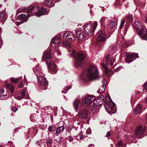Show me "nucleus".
<instances>
[{"label": "nucleus", "instance_id": "f257e3e1", "mask_svg": "<svg viewBox=\"0 0 147 147\" xmlns=\"http://www.w3.org/2000/svg\"><path fill=\"white\" fill-rule=\"evenodd\" d=\"M49 11L48 9L44 8L42 7L38 8L37 6H34L28 9L27 15L24 14H20L17 17V20L19 21L18 22V23L21 24L27 21L31 13L37 17H40L42 15L47 13Z\"/></svg>", "mask_w": 147, "mask_h": 147}, {"label": "nucleus", "instance_id": "f03ea898", "mask_svg": "<svg viewBox=\"0 0 147 147\" xmlns=\"http://www.w3.org/2000/svg\"><path fill=\"white\" fill-rule=\"evenodd\" d=\"M134 26L140 38L147 40V31L142 23L140 21H136L134 23Z\"/></svg>", "mask_w": 147, "mask_h": 147}, {"label": "nucleus", "instance_id": "7ed1b4c3", "mask_svg": "<svg viewBox=\"0 0 147 147\" xmlns=\"http://www.w3.org/2000/svg\"><path fill=\"white\" fill-rule=\"evenodd\" d=\"M105 106L106 110L109 114L115 113L116 111L115 105L111 99L109 94L106 95Z\"/></svg>", "mask_w": 147, "mask_h": 147}, {"label": "nucleus", "instance_id": "20e7f679", "mask_svg": "<svg viewBox=\"0 0 147 147\" xmlns=\"http://www.w3.org/2000/svg\"><path fill=\"white\" fill-rule=\"evenodd\" d=\"M86 77L89 80H95L99 78L98 69L94 66L89 67L87 71Z\"/></svg>", "mask_w": 147, "mask_h": 147}, {"label": "nucleus", "instance_id": "39448f33", "mask_svg": "<svg viewBox=\"0 0 147 147\" xmlns=\"http://www.w3.org/2000/svg\"><path fill=\"white\" fill-rule=\"evenodd\" d=\"M71 54L72 56L75 59L76 62L74 65L81 66L83 61L85 57V55L82 53L76 52L75 50H72Z\"/></svg>", "mask_w": 147, "mask_h": 147}, {"label": "nucleus", "instance_id": "423d86ee", "mask_svg": "<svg viewBox=\"0 0 147 147\" xmlns=\"http://www.w3.org/2000/svg\"><path fill=\"white\" fill-rule=\"evenodd\" d=\"M98 25L96 21L94 22L93 24L90 23L85 25L84 30L86 34L88 36H90L92 33L95 30Z\"/></svg>", "mask_w": 147, "mask_h": 147}, {"label": "nucleus", "instance_id": "0eeeda50", "mask_svg": "<svg viewBox=\"0 0 147 147\" xmlns=\"http://www.w3.org/2000/svg\"><path fill=\"white\" fill-rule=\"evenodd\" d=\"M60 37L59 35L55 36L52 38L51 42V46L55 49V53H56L58 55H61L60 51L58 49Z\"/></svg>", "mask_w": 147, "mask_h": 147}, {"label": "nucleus", "instance_id": "6e6552de", "mask_svg": "<svg viewBox=\"0 0 147 147\" xmlns=\"http://www.w3.org/2000/svg\"><path fill=\"white\" fill-rule=\"evenodd\" d=\"M95 99V97L94 96H87L82 100L84 106H88L93 103Z\"/></svg>", "mask_w": 147, "mask_h": 147}, {"label": "nucleus", "instance_id": "1a4fd4ad", "mask_svg": "<svg viewBox=\"0 0 147 147\" xmlns=\"http://www.w3.org/2000/svg\"><path fill=\"white\" fill-rule=\"evenodd\" d=\"M145 131V128L144 126L138 127L135 131V135L136 137L138 138L142 137V136Z\"/></svg>", "mask_w": 147, "mask_h": 147}, {"label": "nucleus", "instance_id": "9d476101", "mask_svg": "<svg viewBox=\"0 0 147 147\" xmlns=\"http://www.w3.org/2000/svg\"><path fill=\"white\" fill-rule=\"evenodd\" d=\"M126 58L125 59V61L127 63H131L133 60L134 59H136L138 58L139 56L138 54L131 53H125Z\"/></svg>", "mask_w": 147, "mask_h": 147}, {"label": "nucleus", "instance_id": "9b49d317", "mask_svg": "<svg viewBox=\"0 0 147 147\" xmlns=\"http://www.w3.org/2000/svg\"><path fill=\"white\" fill-rule=\"evenodd\" d=\"M38 80L40 86H43V90H45L47 88V86L48 84V82L47 81L46 78L42 76H39L37 78Z\"/></svg>", "mask_w": 147, "mask_h": 147}, {"label": "nucleus", "instance_id": "f8f14e48", "mask_svg": "<svg viewBox=\"0 0 147 147\" xmlns=\"http://www.w3.org/2000/svg\"><path fill=\"white\" fill-rule=\"evenodd\" d=\"M97 34L98 35L97 37V40L101 42H104L106 41V35L104 31H99Z\"/></svg>", "mask_w": 147, "mask_h": 147}, {"label": "nucleus", "instance_id": "ddd939ff", "mask_svg": "<svg viewBox=\"0 0 147 147\" xmlns=\"http://www.w3.org/2000/svg\"><path fill=\"white\" fill-rule=\"evenodd\" d=\"M63 37L64 38L71 40H75L74 34L70 32L67 31L65 32L63 34Z\"/></svg>", "mask_w": 147, "mask_h": 147}, {"label": "nucleus", "instance_id": "4468645a", "mask_svg": "<svg viewBox=\"0 0 147 147\" xmlns=\"http://www.w3.org/2000/svg\"><path fill=\"white\" fill-rule=\"evenodd\" d=\"M73 105L75 110L77 112L82 106L81 100L78 99H75L73 102Z\"/></svg>", "mask_w": 147, "mask_h": 147}, {"label": "nucleus", "instance_id": "2eb2a0df", "mask_svg": "<svg viewBox=\"0 0 147 147\" xmlns=\"http://www.w3.org/2000/svg\"><path fill=\"white\" fill-rule=\"evenodd\" d=\"M49 68L52 74H55L57 71L58 68L53 62L50 61Z\"/></svg>", "mask_w": 147, "mask_h": 147}, {"label": "nucleus", "instance_id": "dca6fc26", "mask_svg": "<svg viewBox=\"0 0 147 147\" xmlns=\"http://www.w3.org/2000/svg\"><path fill=\"white\" fill-rule=\"evenodd\" d=\"M104 96L101 95L94 100L93 103L94 105H96V106H100L103 102Z\"/></svg>", "mask_w": 147, "mask_h": 147}, {"label": "nucleus", "instance_id": "f3484780", "mask_svg": "<svg viewBox=\"0 0 147 147\" xmlns=\"http://www.w3.org/2000/svg\"><path fill=\"white\" fill-rule=\"evenodd\" d=\"M88 112L86 109H84L81 110L79 114V116L80 117L85 119L88 116Z\"/></svg>", "mask_w": 147, "mask_h": 147}, {"label": "nucleus", "instance_id": "a211bd4d", "mask_svg": "<svg viewBox=\"0 0 147 147\" xmlns=\"http://www.w3.org/2000/svg\"><path fill=\"white\" fill-rule=\"evenodd\" d=\"M34 71L37 78L39 77V76H41L42 75L38 65H37L34 69Z\"/></svg>", "mask_w": 147, "mask_h": 147}, {"label": "nucleus", "instance_id": "6ab92c4d", "mask_svg": "<svg viewBox=\"0 0 147 147\" xmlns=\"http://www.w3.org/2000/svg\"><path fill=\"white\" fill-rule=\"evenodd\" d=\"M50 50L49 49L45 51L43 53L42 59L44 60L51 59L52 57L50 53Z\"/></svg>", "mask_w": 147, "mask_h": 147}, {"label": "nucleus", "instance_id": "aec40b11", "mask_svg": "<svg viewBox=\"0 0 147 147\" xmlns=\"http://www.w3.org/2000/svg\"><path fill=\"white\" fill-rule=\"evenodd\" d=\"M77 37L79 39L83 40L84 37L83 32L80 29L77 30L76 32Z\"/></svg>", "mask_w": 147, "mask_h": 147}, {"label": "nucleus", "instance_id": "412c9836", "mask_svg": "<svg viewBox=\"0 0 147 147\" xmlns=\"http://www.w3.org/2000/svg\"><path fill=\"white\" fill-rule=\"evenodd\" d=\"M102 85L100 86L98 90V92L100 93L103 92L105 90L106 84H107V82L106 80L105 79L102 80Z\"/></svg>", "mask_w": 147, "mask_h": 147}, {"label": "nucleus", "instance_id": "4be33fe9", "mask_svg": "<svg viewBox=\"0 0 147 147\" xmlns=\"http://www.w3.org/2000/svg\"><path fill=\"white\" fill-rule=\"evenodd\" d=\"M25 90H22L19 93L16 95L15 96V98L18 100H21L25 96Z\"/></svg>", "mask_w": 147, "mask_h": 147}, {"label": "nucleus", "instance_id": "5701e85b", "mask_svg": "<svg viewBox=\"0 0 147 147\" xmlns=\"http://www.w3.org/2000/svg\"><path fill=\"white\" fill-rule=\"evenodd\" d=\"M100 106H96L94 104L90 107V110L92 112L95 113L99 111V108Z\"/></svg>", "mask_w": 147, "mask_h": 147}, {"label": "nucleus", "instance_id": "b1692460", "mask_svg": "<svg viewBox=\"0 0 147 147\" xmlns=\"http://www.w3.org/2000/svg\"><path fill=\"white\" fill-rule=\"evenodd\" d=\"M112 61V57L110 55H108L106 57V64L107 66H111L113 63Z\"/></svg>", "mask_w": 147, "mask_h": 147}, {"label": "nucleus", "instance_id": "393cba45", "mask_svg": "<svg viewBox=\"0 0 147 147\" xmlns=\"http://www.w3.org/2000/svg\"><path fill=\"white\" fill-rule=\"evenodd\" d=\"M44 3L46 6L50 7L54 6V3L52 0H45Z\"/></svg>", "mask_w": 147, "mask_h": 147}, {"label": "nucleus", "instance_id": "a878e982", "mask_svg": "<svg viewBox=\"0 0 147 147\" xmlns=\"http://www.w3.org/2000/svg\"><path fill=\"white\" fill-rule=\"evenodd\" d=\"M142 109L141 105L140 104H138L135 107L133 113L137 114L139 113Z\"/></svg>", "mask_w": 147, "mask_h": 147}, {"label": "nucleus", "instance_id": "bb28decb", "mask_svg": "<svg viewBox=\"0 0 147 147\" xmlns=\"http://www.w3.org/2000/svg\"><path fill=\"white\" fill-rule=\"evenodd\" d=\"M64 129V128L63 126L59 127L57 129L56 134H59L61 132H63Z\"/></svg>", "mask_w": 147, "mask_h": 147}, {"label": "nucleus", "instance_id": "cd10ccee", "mask_svg": "<svg viewBox=\"0 0 147 147\" xmlns=\"http://www.w3.org/2000/svg\"><path fill=\"white\" fill-rule=\"evenodd\" d=\"M6 13L4 11L0 12V21H1L6 16Z\"/></svg>", "mask_w": 147, "mask_h": 147}, {"label": "nucleus", "instance_id": "c85d7f7f", "mask_svg": "<svg viewBox=\"0 0 147 147\" xmlns=\"http://www.w3.org/2000/svg\"><path fill=\"white\" fill-rule=\"evenodd\" d=\"M22 78V77L21 76L17 79H15L13 78H11V80L12 82H14L15 83H16L18 82L19 80H20Z\"/></svg>", "mask_w": 147, "mask_h": 147}, {"label": "nucleus", "instance_id": "c756f323", "mask_svg": "<svg viewBox=\"0 0 147 147\" xmlns=\"http://www.w3.org/2000/svg\"><path fill=\"white\" fill-rule=\"evenodd\" d=\"M7 87L10 90L11 93H13L14 92V89L13 86L11 85L8 84L7 85Z\"/></svg>", "mask_w": 147, "mask_h": 147}, {"label": "nucleus", "instance_id": "7c9ffc66", "mask_svg": "<svg viewBox=\"0 0 147 147\" xmlns=\"http://www.w3.org/2000/svg\"><path fill=\"white\" fill-rule=\"evenodd\" d=\"M62 44L64 46H67L68 47H70L71 46V43L67 41H64L63 42Z\"/></svg>", "mask_w": 147, "mask_h": 147}, {"label": "nucleus", "instance_id": "2f4dec72", "mask_svg": "<svg viewBox=\"0 0 147 147\" xmlns=\"http://www.w3.org/2000/svg\"><path fill=\"white\" fill-rule=\"evenodd\" d=\"M109 25L110 27L113 28L115 27V23L113 21H111L109 23Z\"/></svg>", "mask_w": 147, "mask_h": 147}, {"label": "nucleus", "instance_id": "473e14b6", "mask_svg": "<svg viewBox=\"0 0 147 147\" xmlns=\"http://www.w3.org/2000/svg\"><path fill=\"white\" fill-rule=\"evenodd\" d=\"M9 96V93H7L6 94L2 95L1 98L3 99L7 98Z\"/></svg>", "mask_w": 147, "mask_h": 147}, {"label": "nucleus", "instance_id": "72a5a7b5", "mask_svg": "<svg viewBox=\"0 0 147 147\" xmlns=\"http://www.w3.org/2000/svg\"><path fill=\"white\" fill-rule=\"evenodd\" d=\"M116 47V46H114L112 45L110 46V49L112 51H113L112 52H114V51L115 50Z\"/></svg>", "mask_w": 147, "mask_h": 147}, {"label": "nucleus", "instance_id": "f704fd0d", "mask_svg": "<svg viewBox=\"0 0 147 147\" xmlns=\"http://www.w3.org/2000/svg\"><path fill=\"white\" fill-rule=\"evenodd\" d=\"M4 92V90L3 88H0V98H1V96Z\"/></svg>", "mask_w": 147, "mask_h": 147}, {"label": "nucleus", "instance_id": "c9c22d12", "mask_svg": "<svg viewBox=\"0 0 147 147\" xmlns=\"http://www.w3.org/2000/svg\"><path fill=\"white\" fill-rule=\"evenodd\" d=\"M124 23V21L123 20H122L121 21V23L120 26V29H121L123 27Z\"/></svg>", "mask_w": 147, "mask_h": 147}, {"label": "nucleus", "instance_id": "e433bc0d", "mask_svg": "<svg viewBox=\"0 0 147 147\" xmlns=\"http://www.w3.org/2000/svg\"><path fill=\"white\" fill-rule=\"evenodd\" d=\"M106 18L105 17L102 18L100 20V22L101 24L103 23L105 21Z\"/></svg>", "mask_w": 147, "mask_h": 147}, {"label": "nucleus", "instance_id": "4c0bfd02", "mask_svg": "<svg viewBox=\"0 0 147 147\" xmlns=\"http://www.w3.org/2000/svg\"><path fill=\"white\" fill-rule=\"evenodd\" d=\"M52 141L51 140L49 139L47 140L46 144L47 145H50L52 143Z\"/></svg>", "mask_w": 147, "mask_h": 147}, {"label": "nucleus", "instance_id": "58836bf2", "mask_svg": "<svg viewBox=\"0 0 147 147\" xmlns=\"http://www.w3.org/2000/svg\"><path fill=\"white\" fill-rule=\"evenodd\" d=\"M18 109V108L16 107H12L11 109V110L12 111H13L15 112H16Z\"/></svg>", "mask_w": 147, "mask_h": 147}, {"label": "nucleus", "instance_id": "ea45409f", "mask_svg": "<svg viewBox=\"0 0 147 147\" xmlns=\"http://www.w3.org/2000/svg\"><path fill=\"white\" fill-rule=\"evenodd\" d=\"M91 130L90 129H88L86 131V133L88 134H90L91 133Z\"/></svg>", "mask_w": 147, "mask_h": 147}, {"label": "nucleus", "instance_id": "a19ab883", "mask_svg": "<svg viewBox=\"0 0 147 147\" xmlns=\"http://www.w3.org/2000/svg\"><path fill=\"white\" fill-rule=\"evenodd\" d=\"M48 131L50 132H52L53 131V128L51 126H49L48 128Z\"/></svg>", "mask_w": 147, "mask_h": 147}, {"label": "nucleus", "instance_id": "79ce46f5", "mask_svg": "<svg viewBox=\"0 0 147 147\" xmlns=\"http://www.w3.org/2000/svg\"><path fill=\"white\" fill-rule=\"evenodd\" d=\"M68 140L69 141L72 142L73 140V138L72 136H69Z\"/></svg>", "mask_w": 147, "mask_h": 147}, {"label": "nucleus", "instance_id": "37998d69", "mask_svg": "<svg viewBox=\"0 0 147 147\" xmlns=\"http://www.w3.org/2000/svg\"><path fill=\"white\" fill-rule=\"evenodd\" d=\"M34 116L35 117V115H31L30 116V120H32V121H33V119L34 118L33 117Z\"/></svg>", "mask_w": 147, "mask_h": 147}, {"label": "nucleus", "instance_id": "c03bdc74", "mask_svg": "<svg viewBox=\"0 0 147 147\" xmlns=\"http://www.w3.org/2000/svg\"><path fill=\"white\" fill-rule=\"evenodd\" d=\"M144 88L146 90H147V83H146L144 86Z\"/></svg>", "mask_w": 147, "mask_h": 147}, {"label": "nucleus", "instance_id": "a18cd8bd", "mask_svg": "<svg viewBox=\"0 0 147 147\" xmlns=\"http://www.w3.org/2000/svg\"><path fill=\"white\" fill-rule=\"evenodd\" d=\"M23 85V83L22 82H21L19 84L18 86H19V87L21 88L22 87Z\"/></svg>", "mask_w": 147, "mask_h": 147}, {"label": "nucleus", "instance_id": "49530a36", "mask_svg": "<svg viewBox=\"0 0 147 147\" xmlns=\"http://www.w3.org/2000/svg\"><path fill=\"white\" fill-rule=\"evenodd\" d=\"M79 137H80V140H82L84 138V137L82 135H79Z\"/></svg>", "mask_w": 147, "mask_h": 147}, {"label": "nucleus", "instance_id": "de8ad7c7", "mask_svg": "<svg viewBox=\"0 0 147 147\" xmlns=\"http://www.w3.org/2000/svg\"><path fill=\"white\" fill-rule=\"evenodd\" d=\"M111 135L110 133L109 132H108L106 136L108 137L110 136Z\"/></svg>", "mask_w": 147, "mask_h": 147}, {"label": "nucleus", "instance_id": "09e8293b", "mask_svg": "<svg viewBox=\"0 0 147 147\" xmlns=\"http://www.w3.org/2000/svg\"><path fill=\"white\" fill-rule=\"evenodd\" d=\"M117 145L119 146H121L122 145V143L121 142H118V144H117Z\"/></svg>", "mask_w": 147, "mask_h": 147}, {"label": "nucleus", "instance_id": "8fccbe9b", "mask_svg": "<svg viewBox=\"0 0 147 147\" xmlns=\"http://www.w3.org/2000/svg\"><path fill=\"white\" fill-rule=\"evenodd\" d=\"M122 67L121 66H120L116 70H115V71H117V70H119L120 69H121V68Z\"/></svg>", "mask_w": 147, "mask_h": 147}, {"label": "nucleus", "instance_id": "3c124183", "mask_svg": "<svg viewBox=\"0 0 147 147\" xmlns=\"http://www.w3.org/2000/svg\"><path fill=\"white\" fill-rule=\"evenodd\" d=\"M101 65L104 68H106V66L104 63H102L101 64Z\"/></svg>", "mask_w": 147, "mask_h": 147}, {"label": "nucleus", "instance_id": "603ef678", "mask_svg": "<svg viewBox=\"0 0 147 147\" xmlns=\"http://www.w3.org/2000/svg\"><path fill=\"white\" fill-rule=\"evenodd\" d=\"M145 21L147 24V15L146 16V17Z\"/></svg>", "mask_w": 147, "mask_h": 147}, {"label": "nucleus", "instance_id": "864d4df0", "mask_svg": "<svg viewBox=\"0 0 147 147\" xmlns=\"http://www.w3.org/2000/svg\"><path fill=\"white\" fill-rule=\"evenodd\" d=\"M146 121H147V113L146 114Z\"/></svg>", "mask_w": 147, "mask_h": 147}, {"label": "nucleus", "instance_id": "5fc2aeb1", "mask_svg": "<svg viewBox=\"0 0 147 147\" xmlns=\"http://www.w3.org/2000/svg\"><path fill=\"white\" fill-rule=\"evenodd\" d=\"M129 19L130 20H132V18L131 16L130 17V18H129Z\"/></svg>", "mask_w": 147, "mask_h": 147}, {"label": "nucleus", "instance_id": "6e6d98bb", "mask_svg": "<svg viewBox=\"0 0 147 147\" xmlns=\"http://www.w3.org/2000/svg\"><path fill=\"white\" fill-rule=\"evenodd\" d=\"M71 88V87H68L67 88V90H68L69 89H70V88Z\"/></svg>", "mask_w": 147, "mask_h": 147}, {"label": "nucleus", "instance_id": "4d7b16f0", "mask_svg": "<svg viewBox=\"0 0 147 147\" xmlns=\"http://www.w3.org/2000/svg\"><path fill=\"white\" fill-rule=\"evenodd\" d=\"M146 104H147V97L146 98Z\"/></svg>", "mask_w": 147, "mask_h": 147}, {"label": "nucleus", "instance_id": "13d9d810", "mask_svg": "<svg viewBox=\"0 0 147 147\" xmlns=\"http://www.w3.org/2000/svg\"><path fill=\"white\" fill-rule=\"evenodd\" d=\"M111 147H113V144H111Z\"/></svg>", "mask_w": 147, "mask_h": 147}, {"label": "nucleus", "instance_id": "bf43d9fd", "mask_svg": "<svg viewBox=\"0 0 147 147\" xmlns=\"http://www.w3.org/2000/svg\"><path fill=\"white\" fill-rule=\"evenodd\" d=\"M46 64H48V62H47V61H46Z\"/></svg>", "mask_w": 147, "mask_h": 147}, {"label": "nucleus", "instance_id": "052dcab7", "mask_svg": "<svg viewBox=\"0 0 147 147\" xmlns=\"http://www.w3.org/2000/svg\"><path fill=\"white\" fill-rule=\"evenodd\" d=\"M24 79H25V81H26V80L25 79V76H24Z\"/></svg>", "mask_w": 147, "mask_h": 147}, {"label": "nucleus", "instance_id": "680f3d73", "mask_svg": "<svg viewBox=\"0 0 147 147\" xmlns=\"http://www.w3.org/2000/svg\"><path fill=\"white\" fill-rule=\"evenodd\" d=\"M1 28L0 27V32H1Z\"/></svg>", "mask_w": 147, "mask_h": 147}, {"label": "nucleus", "instance_id": "e2e57ef3", "mask_svg": "<svg viewBox=\"0 0 147 147\" xmlns=\"http://www.w3.org/2000/svg\"><path fill=\"white\" fill-rule=\"evenodd\" d=\"M91 11H90V13H91Z\"/></svg>", "mask_w": 147, "mask_h": 147}]
</instances>
